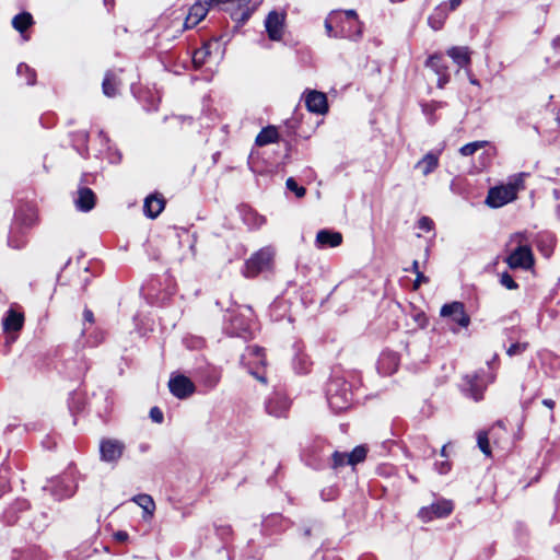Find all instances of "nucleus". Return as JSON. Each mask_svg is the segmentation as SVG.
Listing matches in <instances>:
<instances>
[{
	"instance_id": "nucleus-12",
	"label": "nucleus",
	"mask_w": 560,
	"mask_h": 560,
	"mask_svg": "<svg viewBox=\"0 0 560 560\" xmlns=\"http://www.w3.org/2000/svg\"><path fill=\"white\" fill-rule=\"evenodd\" d=\"M440 315L450 318L453 323L463 328H467L470 324V317L465 312V306L462 302L444 304L441 307Z\"/></svg>"
},
{
	"instance_id": "nucleus-53",
	"label": "nucleus",
	"mask_w": 560,
	"mask_h": 560,
	"mask_svg": "<svg viewBox=\"0 0 560 560\" xmlns=\"http://www.w3.org/2000/svg\"><path fill=\"white\" fill-rule=\"evenodd\" d=\"M83 319L84 323L93 324L94 323V314L91 310L85 308L83 311Z\"/></svg>"
},
{
	"instance_id": "nucleus-29",
	"label": "nucleus",
	"mask_w": 560,
	"mask_h": 560,
	"mask_svg": "<svg viewBox=\"0 0 560 560\" xmlns=\"http://www.w3.org/2000/svg\"><path fill=\"white\" fill-rule=\"evenodd\" d=\"M421 109L428 121L433 125L436 121L435 112L446 106V103L441 101H430L421 103Z\"/></svg>"
},
{
	"instance_id": "nucleus-21",
	"label": "nucleus",
	"mask_w": 560,
	"mask_h": 560,
	"mask_svg": "<svg viewBox=\"0 0 560 560\" xmlns=\"http://www.w3.org/2000/svg\"><path fill=\"white\" fill-rule=\"evenodd\" d=\"M399 358L395 352H383L377 362L378 372L384 375H390L397 371Z\"/></svg>"
},
{
	"instance_id": "nucleus-43",
	"label": "nucleus",
	"mask_w": 560,
	"mask_h": 560,
	"mask_svg": "<svg viewBox=\"0 0 560 560\" xmlns=\"http://www.w3.org/2000/svg\"><path fill=\"white\" fill-rule=\"evenodd\" d=\"M500 284L508 290H515L518 288V284L515 282V280L512 278V276L504 271L500 275Z\"/></svg>"
},
{
	"instance_id": "nucleus-59",
	"label": "nucleus",
	"mask_w": 560,
	"mask_h": 560,
	"mask_svg": "<svg viewBox=\"0 0 560 560\" xmlns=\"http://www.w3.org/2000/svg\"><path fill=\"white\" fill-rule=\"evenodd\" d=\"M446 447H447V446H446V445H444V446L442 447V450H441V455H442V456H444V457H446V456H447Z\"/></svg>"
},
{
	"instance_id": "nucleus-3",
	"label": "nucleus",
	"mask_w": 560,
	"mask_h": 560,
	"mask_svg": "<svg viewBox=\"0 0 560 560\" xmlns=\"http://www.w3.org/2000/svg\"><path fill=\"white\" fill-rule=\"evenodd\" d=\"M206 3L230 12L231 18L238 23H245L256 9L253 0H206Z\"/></svg>"
},
{
	"instance_id": "nucleus-47",
	"label": "nucleus",
	"mask_w": 560,
	"mask_h": 560,
	"mask_svg": "<svg viewBox=\"0 0 560 560\" xmlns=\"http://www.w3.org/2000/svg\"><path fill=\"white\" fill-rule=\"evenodd\" d=\"M418 228L422 231L429 232L433 229V221L428 217H422L418 221Z\"/></svg>"
},
{
	"instance_id": "nucleus-31",
	"label": "nucleus",
	"mask_w": 560,
	"mask_h": 560,
	"mask_svg": "<svg viewBox=\"0 0 560 560\" xmlns=\"http://www.w3.org/2000/svg\"><path fill=\"white\" fill-rule=\"evenodd\" d=\"M279 133L276 127L268 126L264 128L258 136L256 137V144L259 147H264L266 144L276 142L278 140Z\"/></svg>"
},
{
	"instance_id": "nucleus-1",
	"label": "nucleus",
	"mask_w": 560,
	"mask_h": 560,
	"mask_svg": "<svg viewBox=\"0 0 560 560\" xmlns=\"http://www.w3.org/2000/svg\"><path fill=\"white\" fill-rule=\"evenodd\" d=\"M505 247L509 254L504 261L511 269L529 270L534 266V255L526 232L513 233Z\"/></svg>"
},
{
	"instance_id": "nucleus-5",
	"label": "nucleus",
	"mask_w": 560,
	"mask_h": 560,
	"mask_svg": "<svg viewBox=\"0 0 560 560\" xmlns=\"http://www.w3.org/2000/svg\"><path fill=\"white\" fill-rule=\"evenodd\" d=\"M273 258V250L265 247L255 253L246 262L244 276L247 278L256 277L259 272L269 269Z\"/></svg>"
},
{
	"instance_id": "nucleus-64",
	"label": "nucleus",
	"mask_w": 560,
	"mask_h": 560,
	"mask_svg": "<svg viewBox=\"0 0 560 560\" xmlns=\"http://www.w3.org/2000/svg\"><path fill=\"white\" fill-rule=\"evenodd\" d=\"M558 213H559V215H560V206H559V208H558Z\"/></svg>"
},
{
	"instance_id": "nucleus-44",
	"label": "nucleus",
	"mask_w": 560,
	"mask_h": 560,
	"mask_svg": "<svg viewBox=\"0 0 560 560\" xmlns=\"http://www.w3.org/2000/svg\"><path fill=\"white\" fill-rule=\"evenodd\" d=\"M9 471V468L4 465H2L0 469V497L7 492L10 488L9 479L7 478V472Z\"/></svg>"
},
{
	"instance_id": "nucleus-28",
	"label": "nucleus",
	"mask_w": 560,
	"mask_h": 560,
	"mask_svg": "<svg viewBox=\"0 0 560 560\" xmlns=\"http://www.w3.org/2000/svg\"><path fill=\"white\" fill-rule=\"evenodd\" d=\"M33 24V16L31 15V13L28 12H22L18 15H15L12 20V26L19 32L21 33V35L23 36V38L25 40L28 39V37H26L24 35V32Z\"/></svg>"
},
{
	"instance_id": "nucleus-55",
	"label": "nucleus",
	"mask_w": 560,
	"mask_h": 560,
	"mask_svg": "<svg viewBox=\"0 0 560 560\" xmlns=\"http://www.w3.org/2000/svg\"><path fill=\"white\" fill-rule=\"evenodd\" d=\"M406 270H407V271H411V272H413L415 275H417L418 272H420V270H419V262H418V260H413L411 269H406Z\"/></svg>"
},
{
	"instance_id": "nucleus-14",
	"label": "nucleus",
	"mask_w": 560,
	"mask_h": 560,
	"mask_svg": "<svg viewBox=\"0 0 560 560\" xmlns=\"http://www.w3.org/2000/svg\"><path fill=\"white\" fill-rule=\"evenodd\" d=\"M170 392L179 399H185L195 393L194 383L185 375H173L168 382Z\"/></svg>"
},
{
	"instance_id": "nucleus-60",
	"label": "nucleus",
	"mask_w": 560,
	"mask_h": 560,
	"mask_svg": "<svg viewBox=\"0 0 560 560\" xmlns=\"http://www.w3.org/2000/svg\"><path fill=\"white\" fill-rule=\"evenodd\" d=\"M470 82H471L472 84H478V81H477V80H475V79H471V80H470Z\"/></svg>"
},
{
	"instance_id": "nucleus-23",
	"label": "nucleus",
	"mask_w": 560,
	"mask_h": 560,
	"mask_svg": "<svg viewBox=\"0 0 560 560\" xmlns=\"http://www.w3.org/2000/svg\"><path fill=\"white\" fill-rule=\"evenodd\" d=\"M165 201L162 197L150 195L144 199L143 211L148 218L155 219L164 209Z\"/></svg>"
},
{
	"instance_id": "nucleus-45",
	"label": "nucleus",
	"mask_w": 560,
	"mask_h": 560,
	"mask_svg": "<svg viewBox=\"0 0 560 560\" xmlns=\"http://www.w3.org/2000/svg\"><path fill=\"white\" fill-rule=\"evenodd\" d=\"M528 343L527 342H515L512 343L508 350L506 353L510 357L517 355L523 353L527 349Z\"/></svg>"
},
{
	"instance_id": "nucleus-63",
	"label": "nucleus",
	"mask_w": 560,
	"mask_h": 560,
	"mask_svg": "<svg viewBox=\"0 0 560 560\" xmlns=\"http://www.w3.org/2000/svg\"><path fill=\"white\" fill-rule=\"evenodd\" d=\"M108 2H109V0H104L105 5H107V4H108Z\"/></svg>"
},
{
	"instance_id": "nucleus-25",
	"label": "nucleus",
	"mask_w": 560,
	"mask_h": 560,
	"mask_svg": "<svg viewBox=\"0 0 560 560\" xmlns=\"http://www.w3.org/2000/svg\"><path fill=\"white\" fill-rule=\"evenodd\" d=\"M24 316L14 310H9L2 319L4 331H18L23 327Z\"/></svg>"
},
{
	"instance_id": "nucleus-54",
	"label": "nucleus",
	"mask_w": 560,
	"mask_h": 560,
	"mask_svg": "<svg viewBox=\"0 0 560 560\" xmlns=\"http://www.w3.org/2000/svg\"><path fill=\"white\" fill-rule=\"evenodd\" d=\"M462 3V0H450L447 3V12L455 11Z\"/></svg>"
},
{
	"instance_id": "nucleus-6",
	"label": "nucleus",
	"mask_w": 560,
	"mask_h": 560,
	"mask_svg": "<svg viewBox=\"0 0 560 560\" xmlns=\"http://www.w3.org/2000/svg\"><path fill=\"white\" fill-rule=\"evenodd\" d=\"M362 35V24L354 10L341 12L339 20V38L358 39Z\"/></svg>"
},
{
	"instance_id": "nucleus-9",
	"label": "nucleus",
	"mask_w": 560,
	"mask_h": 560,
	"mask_svg": "<svg viewBox=\"0 0 560 560\" xmlns=\"http://www.w3.org/2000/svg\"><path fill=\"white\" fill-rule=\"evenodd\" d=\"M289 408L290 400L281 390H275L265 402L267 413L276 418L287 417Z\"/></svg>"
},
{
	"instance_id": "nucleus-56",
	"label": "nucleus",
	"mask_w": 560,
	"mask_h": 560,
	"mask_svg": "<svg viewBox=\"0 0 560 560\" xmlns=\"http://www.w3.org/2000/svg\"><path fill=\"white\" fill-rule=\"evenodd\" d=\"M116 538L119 541H124L128 538V534L126 532H118V533H116Z\"/></svg>"
},
{
	"instance_id": "nucleus-15",
	"label": "nucleus",
	"mask_w": 560,
	"mask_h": 560,
	"mask_svg": "<svg viewBox=\"0 0 560 560\" xmlns=\"http://www.w3.org/2000/svg\"><path fill=\"white\" fill-rule=\"evenodd\" d=\"M304 102L311 113L323 115L328 110L327 96L323 92L307 90L304 94Z\"/></svg>"
},
{
	"instance_id": "nucleus-4",
	"label": "nucleus",
	"mask_w": 560,
	"mask_h": 560,
	"mask_svg": "<svg viewBox=\"0 0 560 560\" xmlns=\"http://www.w3.org/2000/svg\"><path fill=\"white\" fill-rule=\"evenodd\" d=\"M494 381V376L486 371L475 372L464 377L462 384V390L465 396L472 398L475 401H479L483 398V392L488 384Z\"/></svg>"
},
{
	"instance_id": "nucleus-19",
	"label": "nucleus",
	"mask_w": 560,
	"mask_h": 560,
	"mask_svg": "<svg viewBox=\"0 0 560 560\" xmlns=\"http://www.w3.org/2000/svg\"><path fill=\"white\" fill-rule=\"evenodd\" d=\"M44 491H48L56 500H62L63 498L71 497L73 493L72 488L62 478H56L51 480L47 486L43 488Z\"/></svg>"
},
{
	"instance_id": "nucleus-24",
	"label": "nucleus",
	"mask_w": 560,
	"mask_h": 560,
	"mask_svg": "<svg viewBox=\"0 0 560 560\" xmlns=\"http://www.w3.org/2000/svg\"><path fill=\"white\" fill-rule=\"evenodd\" d=\"M448 12H447V3L442 2L430 14L428 18V24L431 28L434 31H439L443 27L446 19H447Z\"/></svg>"
},
{
	"instance_id": "nucleus-35",
	"label": "nucleus",
	"mask_w": 560,
	"mask_h": 560,
	"mask_svg": "<svg viewBox=\"0 0 560 560\" xmlns=\"http://www.w3.org/2000/svg\"><path fill=\"white\" fill-rule=\"evenodd\" d=\"M231 326L233 334L243 336L249 329V319H246L244 315H235L231 319Z\"/></svg>"
},
{
	"instance_id": "nucleus-58",
	"label": "nucleus",
	"mask_w": 560,
	"mask_h": 560,
	"mask_svg": "<svg viewBox=\"0 0 560 560\" xmlns=\"http://www.w3.org/2000/svg\"><path fill=\"white\" fill-rule=\"evenodd\" d=\"M100 138L104 141H108V138L106 137V135L103 132V131H100L98 133Z\"/></svg>"
},
{
	"instance_id": "nucleus-39",
	"label": "nucleus",
	"mask_w": 560,
	"mask_h": 560,
	"mask_svg": "<svg viewBox=\"0 0 560 560\" xmlns=\"http://www.w3.org/2000/svg\"><path fill=\"white\" fill-rule=\"evenodd\" d=\"M16 72L19 75L26 78V83L28 85H33L35 83L36 73L26 63H20L18 66Z\"/></svg>"
},
{
	"instance_id": "nucleus-36",
	"label": "nucleus",
	"mask_w": 560,
	"mask_h": 560,
	"mask_svg": "<svg viewBox=\"0 0 560 560\" xmlns=\"http://www.w3.org/2000/svg\"><path fill=\"white\" fill-rule=\"evenodd\" d=\"M210 47L211 43H205L200 48L194 51L192 62L196 68L201 67L206 62L207 57L211 54Z\"/></svg>"
},
{
	"instance_id": "nucleus-33",
	"label": "nucleus",
	"mask_w": 560,
	"mask_h": 560,
	"mask_svg": "<svg viewBox=\"0 0 560 560\" xmlns=\"http://www.w3.org/2000/svg\"><path fill=\"white\" fill-rule=\"evenodd\" d=\"M132 501L137 503L144 512V516L148 515L149 517L153 516L154 510H155V503L151 495L149 494H137L132 498Z\"/></svg>"
},
{
	"instance_id": "nucleus-7",
	"label": "nucleus",
	"mask_w": 560,
	"mask_h": 560,
	"mask_svg": "<svg viewBox=\"0 0 560 560\" xmlns=\"http://www.w3.org/2000/svg\"><path fill=\"white\" fill-rule=\"evenodd\" d=\"M517 187L514 184L495 186L489 189L486 203L491 208H500L516 198Z\"/></svg>"
},
{
	"instance_id": "nucleus-40",
	"label": "nucleus",
	"mask_w": 560,
	"mask_h": 560,
	"mask_svg": "<svg viewBox=\"0 0 560 560\" xmlns=\"http://www.w3.org/2000/svg\"><path fill=\"white\" fill-rule=\"evenodd\" d=\"M486 144H487V141H474V142L463 145L459 149V153L463 156H470V155L475 154L479 149L483 148Z\"/></svg>"
},
{
	"instance_id": "nucleus-13",
	"label": "nucleus",
	"mask_w": 560,
	"mask_h": 560,
	"mask_svg": "<svg viewBox=\"0 0 560 560\" xmlns=\"http://www.w3.org/2000/svg\"><path fill=\"white\" fill-rule=\"evenodd\" d=\"M125 444L116 439H105L101 441V459L106 463H117L122 456Z\"/></svg>"
},
{
	"instance_id": "nucleus-61",
	"label": "nucleus",
	"mask_w": 560,
	"mask_h": 560,
	"mask_svg": "<svg viewBox=\"0 0 560 560\" xmlns=\"http://www.w3.org/2000/svg\"><path fill=\"white\" fill-rule=\"evenodd\" d=\"M549 254H550V253H549L548 250H544V255H545V256H549Z\"/></svg>"
},
{
	"instance_id": "nucleus-26",
	"label": "nucleus",
	"mask_w": 560,
	"mask_h": 560,
	"mask_svg": "<svg viewBox=\"0 0 560 560\" xmlns=\"http://www.w3.org/2000/svg\"><path fill=\"white\" fill-rule=\"evenodd\" d=\"M439 166V154L429 152L417 164L416 168L421 170L424 176L431 174Z\"/></svg>"
},
{
	"instance_id": "nucleus-32",
	"label": "nucleus",
	"mask_w": 560,
	"mask_h": 560,
	"mask_svg": "<svg viewBox=\"0 0 560 560\" xmlns=\"http://www.w3.org/2000/svg\"><path fill=\"white\" fill-rule=\"evenodd\" d=\"M341 16L340 11L331 12L325 20L326 33L329 37H339V20Z\"/></svg>"
},
{
	"instance_id": "nucleus-27",
	"label": "nucleus",
	"mask_w": 560,
	"mask_h": 560,
	"mask_svg": "<svg viewBox=\"0 0 560 560\" xmlns=\"http://www.w3.org/2000/svg\"><path fill=\"white\" fill-rule=\"evenodd\" d=\"M34 222V212L31 208L27 209H19L14 214V220L11 226H15L16 229H25L30 228Z\"/></svg>"
},
{
	"instance_id": "nucleus-52",
	"label": "nucleus",
	"mask_w": 560,
	"mask_h": 560,
	"mask_svg": "<svg viewBox=\"0 0 560 560\" xmlns=\"http://www.w3.org/2000/svg\"><path fill=\"white\" fill-rule=\"evenodd\" d=\"M335 495H336V491H335V489H334V488L324 489V490L322 491V498H323V500H325V501H328V500L334 499V498H335Z\"/></svg>"
},
{
	"instance_id": "nucleus-38",
	"label": "nucleus",
	"mask_w": 560,
	"mask_h": 560,
	"mask_svg": "<svg viewBox=\"0 0 560 560\" xmlns=\"http://www.w3.org/2000/svg\"><path fill=\"white\" fill-rule=\"evenodd\" d=\"M310 364L307 355L303 353H298L293 359V369L296 373L303 374L308 372Z\"/></svg>"
},
{
	"instance_id": "nucleus-30",
	"label": "nucleus",
	"mask_w": 560,
	"mask_h": 560,
	"mask_svg": "<svg viewBox=\"0 0 560 560\" xmlns=\"http://www.w3.org/2000/svg\"><path fill=\"white\" fill-rule=\"evenodd\" d=\"M103 93L108 97H114L118 93V82L116 74L112 71L106 72L103 83Z\"/></svg>"
},
{
	"instance_id": "nucleus-57",
	"label": "nucleus",
	"mask_w": 560,
	"mask_h": 560,
	"mask_svg": "<svg viewBox=\"0 0 560 560\" xmlns=\"http://www.w3.org/2000/svg\"><path fill=\"white\" fill-rule=\"evenodd\" d=\"M542 404L547 406L548 408L552 409L555 407V401L551 399H544Z\"/></svg>"
},
{
	"instance_id": "nucleus-37",
	"label": "nucleus",
	"mask_w": 560,
	"mask_h": 560,
	"mask_svg": "<svg viewBox=\"0 0 560 560\" xmlns=\"http://www.w3.org/2000/svg\"><path fill=\"white\" fill-rule=\"evenodd\" d=\"M368 450L363 445L354 447L350 453H347V464L354 466L363 462L366 457Z\"/></svg>"
},
{
	"instance_id": "nucleus-10",
	"label": "nucleus",
	"mask_w": 560,
	"mask_h": 560,
	"mask_svg": "<svg viewBox=\"0 0 560 560\" xmlns=\"http://www.w3.org/2000/svg\"><path fill=\"white\" fill-rule=\"evenodd\" d=\"M454 509L452 501L450 500H440L433 502L429 506H423L420 509L418 516L423 522H430L434 518H442L448 516Z\"/></svg>"
},
{
	"instance_id": "nucleus-41",
	"label": "nucleus",
	"mask_w": 560,
	"mask_h": 560,
	"mask_svg": "<svg viewBox=\"0 0 560 560\" xmlns=\"http://www.w3.org/2000/svg\"><path fill=\"white\" fill-rule=\"evenodd\" d=\"M477 443L480 451L486 455H491L490 444H489V438L487 432H479L477 436Z\"/></svg>"
},
{
	"instance_id": "nucleus-34",
	"label": "nucleus",
	"mask_w": 560,
	"mask_h": 560,
	"mask_svg": "<svg viewBox=\"0 0 560 560\" xmlns=\"http://www.w3.org/2000/svg\"><path fill=\"white\" fill-rule=\"evenodd\" d=\"M8 245L15 249L22 248L25 245L23 229H16L15 226L10 228Z\"/></svg>"
},
{
	"instance_id": "nucleus-18",
	"label": "nucleus",
	"mask_w": 560,
	"mask_h": 560,
	"mask_svg": "<svg viewBox=\"0 0 560 560\" xmlns=\"http://www.w3.org/2000/svg\"><path fill=\"white\" fill-rule=\"evenodd\" d=\"M342 243V234L337 231L323 229L316 234L315 246L319 249L337 247Z\"/></svg>"
},
{
	"instance_id": "nucleus-46",
	"label": "nucleus",
	"mask_w": 560,
	"mask_h": 560,
	"mask_svg": "<svg viewBox=\"0 0 560 560\" xmlns=\"http://www.w3.org/2000/svg\"><path fill=\"white\" fill-rule=\"evenodd\" d=\"M345 465H348L347 464V453H341L338 451L334 452L332 453V466L335 468H337V467H341Z\"/></svg>"
},
{
	"instance_id": "nucleus-22",
	"label": "nucleus",
	"mask_w": 560,
	"mask_h": 560,
	"mask_svg": "<svg viewBox=\"0 0 560 560\" xmlns=\"http://www.w3.org/2000/svg\"><path fill=\"white\" fill-rule=\"evenodd\" d=\"M447 56L453 59V61L459 67V68H466L470 65V54L468 47L466 46H453L447 49L446 51Z\"/></svg>"
},
{
	"instance_id": "nucleus-42",
	"label": "nucleus",
	"mask_w": 560,
	"mask_h": 560,
	"mask_svg": "<svg viewBox=\"0 0 560 560\" xmlns=\"http://www.w3.org/2000/svg\"><path fill=\"white\" fill-rule=\"evenodd\" d=\"M285 186L289 190L293 191L298 198H302L306 194V189L299 186L293 177H289L287 179Z\"/></svg>"
},
{
	"instance_id": "nucleus-49",
	"label": "nucleus",
	"mask_w": 560,
	"mask_h": 560,
	"mask_svg": "<svg viewBox=\"0 0 560 560\" xmlns=\"http://www.w3.org/2000/svg\"><path fill=\"white\" fill-rule=\"evenodd\" d=\"M220 381V375L217 373V372H212L206 380H205V384L209 387V388H213L217 386V384L219 383Z\"/></svg>"
},
{
	"instance_id": "nucleus-16",
	"label": "nucleus",
	"mask_w": 560,
	"mask_h": 560,
	"mask_svg": "<svg viewBox=\"0 0 560 560\" xmlns=\"http://www.w3.org/2000/svg\"><path fill=\"white\" fill-rule=\"evenodd\" d=\"M210 8L211 7L206 3V0H203V2H196L192 4L183 23V31L197 26L206 18Z\"/></svg>"
},
{
	"instance_id": "nucleus-20",
	"label": "nucleus",
	"mask_w": 560,
	"mask_h": 560,
	"mask_svg": "<svg viewBox=\"0 0 560 560\" xmlns=\"http://www.w3.org/2000/svg\"><path fill=\"white\" fill-rule=\"evenodd\" d=\"M77 194L78 196L74 198V205L78 210L88 212L94 208L96 196L92 189L88 187H80Z\"/></svg>"
},
{
	"instance_id": "nucleus-62",
	"label": "nucleus",
	"mask_w": 560,
	"mask_h": 560,
	"mask_svg": "<svg viewBox=\"0 0 560 560\" xmlns=\"http://www.w3.org/2000/svg\"><path fill=\"white\" fill-rule=\"evenodd\" d=\"M560 194V190H555V195L558 197V195Z\"/></svg>"
},
{
	"instance_id": "nucleus-48",
	"label": "nucleus",
	"mask_w": 560,
	"mask_h": 560,
	"mask_svg": "<svg viewBox=\"0 0 560 560\" xmlns=\"http://www.w3.org/2000/svg\"><path fill=\"white\" fill-rule=\"evenodd\" d=\"M150 418L153 422L161 423L164 419L163 412L159 407H153L150 410Z\"/></svg>"
},
{
	"instance_id": "nucleus-11",
	"label": "nucleus",
	"mask_w": 560,
	"mask_h": 560,
	"mask_svg": "<svg viewBox=\"0 0 560 560\" xmlns=\"http://www.w3.org/2000/svg\"><path fill=\"white\" fill-rule=\"evenodd\" d=\"M425 67L430 68L438 75V88L443 89L451 79L447 62L442 54L431 55L427 61Z\"/></svg>"
},
{
	"instance_id": "nucleus-8",
	"label": "nucleus",
	"mask_w": 560,
	"mask_h": 560,
	"mask_svg": "<svg viewBox=\"0 0 560 560\" xmlns=\"http://www.w3.org/2000/svg\"><path fill=\"white\" fill-rule=\"evenodd\" d=\"M266 359L264 349L257 346H249L246 348L245 353L241 357V363L248 368V372L256 377L259 382L266 384L267 380L265 375L254 371L252 364L265 365Z\"/></svg>"
},
{
	"instance_id": "nucleus-2",
	"label": "nucleus",
	"mask_w": 560,
	"mask_h": 560,
	"mask_svg": "<svg viewBox=\"0 0 560 560\" xmlns=\"http://www.w3.org/2000/svg\"><path fill=\"white\" fill-rule=\"evenodd\" d=\"M326 395L328 405L335 412L345 411L352 404L353 394L351 386L341 377H335L329 381Z\"/></svg>"
},
{
	"instance_id": "nucleus-50",
	"label": "nucleus",
	"mask_w": 560,
	"mask_h": 560,
	"mask_svg": "<svg viewBox=\"0 0 560 560\" xmlns=\"http://www.w3.org/2000/svg\"><path fill=\"white\" fill-rule=\"evenodd\" d=\"M435 467H436V470L439 471V474L444 475V474H447L450 471L451 464H450V462L444 460V462H441V463H436Z\"/></svg>"
},
{
	"instance_id": "nucleus-51",
	"label": "nucleus",
	"mask_w": 560,
	"mask_h": 560,
	"mask_svg": "<svg viewBox=\"0 0 560 560\" xmlns=\"http://www.w3.org/2000/svg\"><path fill=\"white\" fill-rule=\"evenodd\" d=\"M428 282H429V278H428V277H425V276L423 275V272H421V271H420V272H418V273L416 275V280H415V282H413V289H416V290H417V289L421 285V283H428Z\"/></svg>"
},
{
	"instance_id": "nucleus-17",
	"label": "nucleus",
	"mask_w": 560,
	"mask_h": 560,
	"mask_svg": "<svg viewBox=\"0 0 560 560\" xmlns=\"http://www.w3.org/2000/svg\"><path fill=\"white\" fill-rule=\"evenodd\" d=\"M284 15L276 11H271L266 20L265 26L271 40H280L283 32Z\"/></svg>"
}]
</instances>
